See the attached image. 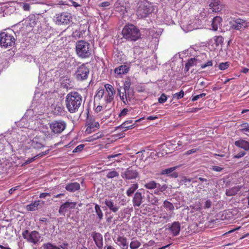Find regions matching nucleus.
<instances>
[{
	"instance_id": "nucleus-30",
	"label": "nucleus",
	"mask_w": 249,
	"mask_h": 249,
	"mask_svg": "<svg viewBox=\"0 0 249 249\" xmlns=\"http://www.w3.org/2000/svg\"><path fill=\"white\" fill-rule=\"evenodd\" d=\"M129 71L128 67L126 65H121L115 69V73L118 75H122L126 73Z\"/></svg>"
},
{
	"instance_id": "nucleus-45",
	"label": "nucleus",
	"mask_w": 249,
	"mask_h": 249,
	"mask_svg": "<svg viewBox=\"0 0 249 249\" xmlns=\"http://www.w3.org/2000/svg\"><path fill=\"white\" fill-rule=\"evenodd\" d=\"M241 127L240 131L242 132H249V124L246 123H243L240 125Z\"/></svg>"
},
{
	"instance_id": "nucleus-34",
	"label": "nucleus",
	"mask_w": 249,
	"mask_h": 249,
	"mask_svg": "<svg viewBox=\"0 0 249 249\" xmlns=\"http://www.w3.org/2000/svg\"><path fill=\"white\" fill-rule=\"evenodd\" d=\"M203 201H204L203 205L201 204V206L199 207V209H201L202 208L209 209L211 207L212 202L209 197H207L203 199Z\"/></svg>"
},
{
	"instance_id": "nucleus-42",
	"label": "nucleus",
	"mask_w": 249,
	"mask_h": 249,
	"mask_svg": "<svg viewBox=\"0 0 249 249\" xmlns=\"http://www.w3.org/2000/svg\"><path fill=\"white\" fill-rule=\"evenodd\" d=\"M141 246V243L137 240L132 241L130 244V248L131 249H137Z\"/></svg>"
},
{
	"instance_id": "nucleus-15",
	"label": "nucleus",
	"mask_w": 249,
	"mask_h": 249,
	"mask_svg": "<svg viewBox=\"0 0 249 249\" xmlns=\"http://www.w3.org/2000/svg\"><path fill=\"white\" fill-rule=\"evenodd\" d=\"M87 128L85 133L90 134L99 128V124L98 122L96 121L94 118H88L86 122Z\"/></svg>"
},
{
	"instance_id": "nucleus-12",
	"label": "nucleus",
	"mask_w": 249,
	"mask_h": 249,
	"mask_svg": "<svg viewBox=\"0 0 249 249\" xmlns=\"http://www.w3.org/2000/svg\"><path fill=\"white\" fill-rule=\"evenodd\" d=\"M37 22V18L35 15H30L22 21V28L30 32L32 28L34 27Z\"/></svg>"
},
{
	"instance_id": "nucleus-27",
	"label": "nucleus",
	"mask_w": 249,
	"mask_h": 249,
	"mask_svg": "<svg viewBox=\"0 0 249 249\" xmlns=\"http://www.w3.org/2000/svg\"><path fill=\"white\" fill-rule=\"evenodd\" d=\"M92 237L96 246L101 249L103 246V237L101 233L98 232H94L92 234Z\"/></svg>"
},
{
	"instance_id": "nucleus-28",
	"label": "nucleus",
	"mask_w": 249,
	"mask_h": 249,
	"mask_svg": "<svg viewBox=\"0 0 249 249\" xmlns=\"http://www.w3.org/2000/svg\"><path fill=\"white\" fill-rule=\"evenodd\" d=\"M222 21V19L220 17L216 16L213 18L212 22V27L213 30L214 31H217L218 27H220L221 25Z\"/></svg>"
},
{
	"instance_id": "nucleus-56",
	"label": "nucleus",
	"mask_w": 249,
	"mask_h": 249,
	"mask_svg": "<svg viewBox=\"0 0 249 249\" xmlns=\"http://www.w3.org/2000/svg\"><path fill=\"white\" fill-rule=\"evenodd\" d=\"M59 247L61 249H70L69 245L67 242H63Z\"/></svg>"
},
{
	"instance_id": "nucleus-3",
	"label": "nucleus",
	"mask_w": 249,
	"mask_h": 249,
	"mask_svg": "<svg viewBox=\"0 0 249 249\" xmlns=\"http://www.w3.org/2000/svg\"><path fill=\"white\" fill-rule=\"evenodd\" d=\"M82 103L83 98L78 92L71 91L66 96V107L68 110L71 113L77 112L81 107Z\"/></svg>"
},
{
	"instance_id": "nucleus-32",
	"label": "nucleus",
	"mask_w": 249,
	"mask_h": 249,
	"mask_svg": "<svg viewBox=\"0 0 249 249\" xmlns=\"http://www.w3.org/2000/svg\"><path fill=\"white\" fill-rule=\"evenodd\" d=\"M241 187L239 186H234L231 188L227 189L226 191V195L227 196H235L240 191Z\"/></svg>"
},
{
	"instance_id": "nucleus-57",
	"label": "nucleus",
	"mask_w": 249,
	"mask_h": 249,
	"mask_svg": "<svg viewBox=\"0 0 249 249\" xmlns=\"http://www.w3.org/2000/svg\"><path fill=\"white\" fill-rule=\"evenodd\" d=\"M246 154V153L244 152H241L239 153H238L237 154L235 155L234 156V158H236V159H239V158H241L243 157H244Z\"/></svg>"
},
{
	"instance_id": "nucleus-2",
	"label": "nucleus",
	"mask_w": 249,
	"mask_h": 249,
	"mask_svg": "<svg viewBox=\"0 0 249 249\" xmlns=\"http://www.w3.org/2000/svg\"><path fill=\"white\" fill-rule=\"evenodd\" d=\"M105 89H98L94 96L95 102L102 105L111 103L114 97L115 90L110 84H105Z\"/></svg>"
},
{
	"instance_id": "nucleus-22",
	"label": "nucleus",
	"mask_w": 249,
	"mask_h": 249,
	"mask_svg": "<svg viewBox=\"0 0 249 249\" xmlns=\"http://www.w3.org/2000/svg\"><path fill=\"white\" fill-rule=\"evenodd\" d=\"M44 204V202H42L40 200L35 201L31 204L26 206V209L29 211H34L42 207V206Z\"/></svg>"
},
{
	"instance_id": "nucleus-59",
	"label": "nucleus",
	"mask_w": 249,
	"mask_h": 249,
	"mask_svg": "<svg viewBox=\"0 0 249 249\" xmlns=\"http://www.w3.org/2000/svg\"><path fill=\"white\" fill-rule=\"evenodd\" d=\"M121 155L122 154L121 153L116 154H112L110 155H108L107 156V159L108 160H110L111 159L118 157L121 156Z\"/></svg>"
},
{
	"instance_id": "nucleus-48",
	"label": "nucleus",
	"mask_w": 249,
	"mask_h": 249,
	"mask_svg": "<svg viewBox=\"0 0 249 249\" xmlns=\"http://www.w3.org/2000/svg\"><path fill=\"white\" fill-rule=\"evenodd\" d=\"M184 95V91L181 90L179 92H177L173 94V98L177 100L180 99L183 97Z\"/></svg>"
},
{
	"instance_id": "nucleus-40",
	"label": "nucleus",
	"mask_w": 249,
	"mask_h": 249,
	"mask_svg": "<svg viewBox=\"0 0 249 249\" xmlns=\"http://www.w3.org/2000/svg\"><path fill=\"white\" fill-rule=\"evenodd\" d=\"M119 176V173L115 170L108 171L107 175L106 177L107 178H117Z\"/></svg>"
},
{
	"instance_id": "nucleus-1",
	"label": "nucleus",
	"mask_w": 249,
	"mask_h": 249,
	"mask_svg": "<svg viewBox=\"0 0 249 249\" xmlns=\"http://www.w3.org/2000/svg\"><path fill=\"white\" fill-rule=\"evenodd\" d=\"M20 141L23 147L27 149L34 148L38 150L45 146L44 138L36 131L33 134H29L28 138L25 136H22Z\"/></svg>"
},
{
	"instance_id": "nucleus-14",
	"label": "nucleus",
	"mask_w": 249,
	"mask_h": 249,
	"mask_svg": "<svg viewBox=\"0 0 249 249\" xmlns=\"http://www.w3.org/2000/svg\"><path fill=\"white\" fill-rule=\"evenodd\" d=\"M122 178L125 180L135 179L139 177L137 170L129 167L121 173Z\"/></svg>"
},
{
	"instance_id": "nucleus-54",
	"label": "nucleus",
	"mask_w": 249,
	"mask_h": 249,
	"mask_svg": "<svg viewBox=\"0 0 249 249\" xmlns=\"http://www.w3.org/2000/svg\"><path fill=\"white\" fill-rule=\"evenodd\" d=\"M160 192H162L167 189V187L165 184L161 185L159 183H158V187H157Z\"/></svg>"
},
{
	"instance_id": "nucleus-44",
	"label": "nucleus",
	"mask_w": 249,
	"mask_h": 249,
	"mask_svg": "<svg viewBox=\"0 0 249 249\" xmlns=\"http://www.w3.org/2000/svg\"><path fill=\"white\" fill-rule=\"evenodd\" d=\"M230 65V63L229 62H222L220 63L218 65V68L219 70L221 71H224L229 68Z\"/></svg>"
},
{
	"instance_id": "nucleus-64",
	"label": "nucleus",
	"mask_w": 249,
	"mask_h": 249,
	"mask_svg": "<svg viewBox=\"0 0 249 249\" xmlns=\"http://www.w3.org/2000/svg\"><path fill=\"white\" fill-rule=\"evenodd\" d=\"M206 16V13L205 12H201L199 14V16L198 17V19L199 20L203 19Z\"/></svg>"
},
{
	"instance_id": "nucleus-58",
	"label": "nucleus",
	"mask_w": 249,
	"mask_h": 249,
	"mask_svg": "<svg viewBox=\"0 0 249 249\" xmlns=\"http://www.w3.org/2000/svg\"><path fill=\"white\" fill-rule=\"evenodd\" d=\"M223 168L222 167L217 166H213L212 167V170L216 171V172H220L222 171Z\"/></svg>"
},
{
	"instance_id": "nucleus-51",
	"label": "nucleus",
	"mask_w": 249,
	"mask_h": 249,
	"mask_svg": "<svg viewBox=\"0 0 249 249\" xmlns=\"http://www.w3.org/2000/svg\"><path fill=\"white\" fill-rule=\"evenodd\" d=\"M206 95V93H201L200 94L195 95V96L193 97V98L192 99V101H193V102L197 101L199 99L205 96Z\"/></svg>"
},
{
	"instance_id": "nucleus-61",
	"label": "nucleus",
	"mask_w": 249,
	"mask_h": 249,
	"mask_svg": "<svg viewBox=\"0 0 249 249\" xmlns=\"http://www.w3.org/2000/svg\"><path fill=\"white\" fill-rule=\"evenodd\" d=\"M50 195H51L50 193H42L40 194L39 197L40 198H44L46 197L47 196H50Z\"/></svg>"
},
{
	"instance_id": "nucleus-37",
	"label": "nucleus",
	"mask_w": 249,
	"mask_h": 249,
	"mask_svg": "<svg viewBox=\"0 0 249 249\" xmlns=\"http://www.w3.org/2000/svg\"><path fill=\"white\" fill-rule=\"evenodd\" d=\"M163 207L167 211H169V213L173 212V211L174 210V206L171 202H170L167 200H165L163 202Z\"/></svg>"
},
{
	"instance_id": "nucleus-4",
	"label": "nucleus",
	"mask_w": 249,
	"mask_h": 249,
	"mask_svg": "<svg viewBox=\"0 0 249 249\" xmlns=\"http://www.w3.org/2000/svg\"><path fill=\"white\" fill-rule=\"evenodd\" d=\"M75 49L77 55L80 58H89L92 54V47L88 41L84 40L77 41L76 43Z\"/></svg>"
},
{
	"instance_id": "nucleus-53",
	"label": "nucleus",
	"mask_w": 249,
	"mask_h": 249,
	"mask_svg": "<svg viewBox=\"0 0 249 249\" xmlns=\"http://www.w3.org/2000/svg\"><path fill=\"white\" fill-rule=\"evenodd\" d=\"M174 170V168H170L168 169H166L165 170H163L161 172L162 175H165V174H169L171 173L172 171H173Z\"/></svg>"
},
{
	"instance_id": "nucleus-46",
	"label": "nucleus",
	"mask_w": 249,
	"mask_h": 249,
	"mask_svg": "<svg viewBox=\"0 0 249 249\" xmlns=\"http://www.w3.org/2000/svg\"><path fill=\"white\" fill-rule=\"evenodd\" d=\"M25 121H26L25 118H22L19 122V125H20L21 127H26V128L30 127L31 129H34L35 130H36V127H33L31 125H30V124H26L22 125V123H24Z\"/></svg>"
},
{
	"instance_id": "nucleus-16",
	"label": "nucleus",
	"mask_w": 249,
	"mask_h": 249,
	"mask_svg": "<svg viewBox=\"0 0 249 249\" xmlns=\"http://www.w3.org/2000/svg\"><path fill=\"white\" fill-rule=\"evenodd\" d=\"M76 204V202H75L67 201L61 205L58 212L60 214L65 215L69 211L75 208Z\"/></svg>"
},
{
	"instance_id": "nucleus-8",
	"label": "nucleus",
	"mask_w": 249,
	"mask_h": 249,
	"mask_svg": "<svg viewBox=\"0 0 249 249\" xmlns=\"http://www.w3.org/2000/svg\"><path fill=\"white\" fill-rule=\"evenodd\" d=\"M123 37L131 41L137 40L141 36L138 28L133 24L126 25L122 30Z\"/></svg>"
},
{
	"instance_id": "nucleus-49",
	"label": "nucleus",
	"mask_w": 249,
	"mask_h": 249,
	"mask_svg": "<svg viewBox=\"0 0 249 249\" xmlns=\"http://www.w3.org/2000/svg\"><path fill=\"white\" fill-rule=\"evenodd\" d=\"M167 100V96L163 93L161 95V96L159 98L158 101L160 104H163L165 103Z\"/></svg>"
},
{
	"instance_id": "nucleus-11",
	"label": "nucleus",
	"mask_w": 249,
	"mask_h": 249,
	"mask_svg": "<svg viewBox=\"0 0 249 249\" xmlns=\"http://www.w3.org/2000/svg\"><path fill=\"white\" fill-rule=\"evenodd\" d=\"M89 72L88 68L85 64H82L78 67L74 76L78 81H82L88 78Z\"/></svg>"
},
{
	"instance_id": "nucleus-6",
	"label": "nucleus",
	"mask_w": 249,
	"mask_h": 249,
	"mask_svg": "<svg viewBox=\"0 0 249 249\" xmlns=\"http://www.w3.org/2000/svg\"><path fill=\"white\" fill-rule=\"evenodd\" d=\"M230 24L231 29L242 32L249 27V19L236 16L231 18Z\"/></svg>"
},
{
	"instance_id": "nucleus-24",
	"label": "nucleus",
	"mask_w": 249,
	"mask_h": 249,
	"mask_svg": "<svg viewBox=\"0 0 249 249\" xmlns=\"http://www.w3.org/2000/svg\"><path fill=\"white\" fill-rule=\"evenodd\" d=\"M234 144L236 146L242 148L245 151L249 150V142L240 139L237 141H235Z\"/></svg>"
},
{
	"instance_id": "nucleus-17",
	"label": "nucleus",
	"mask_w": 249,
	"mask_h": 249,
	"mask_svg": "<svg viewBox=\"0 0 249 249\" xmlns=\"http://www.w3.org/2000/svg\"><path fill=\"white\" fill-rule=\"evenodd\" d=\"M139 121V120L135 121V123H133L132 120H128L124 122L121 125L116 127L117 129H123V131H125L127 129H132L135 127L136 123Z\"/></svg>"
},
{
	"instance_id": "nucleus-33",
	"label": "nucleus",
	"mask_w": 249,
	"mask_h": 249,
	"mask_svg": "<svg viewBox=\"0 0 249 249\" xmlns=\"http://www.w3.org/2000/svg\"><path fill=\"white\" fill-rule=\"evenodd\" d=\"M197 65V59L195 58V57L192 58L190 59L189 60H188L187 62L186 63L185 68H184V70L186 71H188L191 67L194 66H196Z\"/></svg>"
},
{
	"instance_id": "nucleus-55",
	"label": "nucleus",
	"mask_w": 249,
	"mask_h": 249,
	"mask_svg": "<svg viewBox=\"0 0 249 249\" xmlns=\"http://www.w3.org/2000/svg\"><path fill=\"white\" fill-rule=\"evenodd\" d=\"M128 112V109L127 108H124L120 113L119 116L122 117L125 116L127 112Z\"/></svg>"
},
{
	"instance_id": "nucleus-41",
	"label": "nucleus",
	"mask_w": 249,
	"mask_h": 249,
	"mask_svg": "<svg viewBox=\"0 0 249 249\" xmlns=\"http://www.w3.org/2000/svg\"><path fill=\"white\" fill-rule=\"evenodd\" d=\"M43 247L44 249H61L59 247L50 242L44 244Z\"/></svg>"
},
{
	"instance_id": "nucleus-25",
	"label": "nucleus",
	"mask_w": 249,
	"mask_h": 249,
	"mask_svg": "<svg viewBox=\"0 0 249 249\" xmlns=\"http://www.w3.org/2000/svg\"><path fill=\"white\" fill-rule=\"evenodd\" d=\"M65 188L68 192L74 193L80 189V185L78 182H71L66 184Z\"/></svg>"
},
{
	"instance_id": "nucleus-47",
	"label": "nucleus",
	"mask_w": 249,
	"mask_h": 249,
	"mask_svg": "<svg viewBox=\"0 0 249 249\" xmlns=\"http://www.w3.org/2000/svg\"><path fill=\"white\" fill-rule=\"evenodd\" d=\"M214 41L216 46H219L223 43V38L221 36H215L214 37Z\"/></svg>"
},
{
	"instance_id": "nucleus-52",
	"label": "nucleus",
	"mask_w": 249,
	"mask_h": 249,
	"mask_svg": "<svg viewBox=\"0 0 249 249\" xmlns=\"http://www.w3.org/2000/svg\"><path fill=\"white\" fill-rule=\"evenodd\" d=\"M200 66L201 69H205L206 67L212 66L213 61L212 60H209L206 63L200 64Z\"/></svg>"
},
{
	"instance_id": "nucleus-7",
	"label": "nucleus",
	"mask_w": 249,
	"mask_h": 249,
	"mask_svg": "<svg viewBox=\"0 0 249 249\" xmlns=\"http://www.w3.org/2000/svg\"><path fill=\"white\" fill-rule=\"evenodd\" d=\"M22 236L27 243L32 245L37 246L43 240L41 234L36 231L26 230L22 232Z\"/></svg>"
},
{
	"instance_id": "nucleus-20",
	"label": "nucleus",
	"mask_w": 249,
	"mask_h": 249,
	"mask_svg": "<svg viewBox=\"0 0 249 249\" xmlns=\"http://www.w3.org/2000/svg\"><path fill=\"white\" fill-rule=\"evenodd\" d=\"M169 230L173 236L178 235L180 231V225L178 222H174L169 225Z\"/></svg>"
},
{
	"instance_id": "nucleus-35",
	"label": "nucleus",
	"mask_w": 249,
	"mask_h": 249,
	"mask_svg": "<svg viewBox=\"0 0 249 249\" xmlns=\"http://www.w3.org/2000/svg\"><path fill=\"white\" fill-rule=\"evenodd\" d=\"M138 185L137 183L133 184L130 185V187L127 190L126 194L128 196H130L135 192L138 189Z\"/></svg>"
},
{
	"instance_id": "nucleus-39",
	"label": "nucleus",
	"mask_w": 249,
	"mask_h": 249,
	"mask_svg": "<svg viewBox=\"0 0 249 249\" xmlns=\"http://www.w3.org/2000/svg\"><path fill=\"white\" fill-rule=\"evenodd\" d=\"M147 199L148 202L154 205H157L159 201L158 198L153 195L147 196Z\"/></svg>"
},
{
	"instance_id": "nucleus-29",
	"label": "nucleus",
	"mask_w": 249,
	"mask_h": 249,
	"mask_svg": "<svg viewBox=\"0 0 249 249\" xmlns=\"http://www.w3.org/2000/svg\"><path fill=\"white\" fill-rule=\"evenodd\" d=\"M142 194L139 192L136 193L132 200L133 206L139 207L142 204Z\"/></svg>"
},
{
	"instance_id": "nucleus-18",
	"label": "nucleus",
	"mask_w": 249,
	"mask_h": 249,
	"mask_svg": "<svg viewBox=\"0 0 249 249\" xmlns=\"http://www.w3.org/2000/svg\"><path fill=\"white\" fill-rule=\"evenodd\" d=\"M105 204L106 205L108 209L113 213H116L120 209V206L110 199H106Z\"/></svg>"
},
{
	"instance_id": "nucleus-50",
	"label": "nucleus",
	"mask_w": 249,
	"mask_h": 249,
	"mask_svg": "<svg viewBox=\"0 0 249 249\" xmlns=\"http://www.w3.org/2000/svg\"><path fill=\"white\" fill-rule=\"evenodd\" d=\"M84 147V145L83 144H81L78 145L75 148H74L72 152L74 153H78V152H81L83 149Z\"/></svg>"
},
{
	"instance_id": "nucleus-38",
	"label": "nucleus",
	"mask_w": 249,
	"mask_h": 249,
	"mask_svg": "<svg viewBox=\"0 0 249 249\" xmlns=\"http://www.w3.org/2000/svg\"><path fill=\"white\" fill-rule=\"evenodd\" d=\"M95 212L98 217L99 220L101 221L103 217V213L100 206L98 204L95 205Z\"/></svg>"
},
{
	"instance_id": "nucleus-26",
	"label": "nucleus",
	"mask_w": 249,
	"mask_h": 249,
	"mask_svg": "<svg viewBox=\"0 0 249 249\" xmlns=\"http://www.w3.org/2000/svg\"><path fill=\"white\" fill-rule=\"evenodd\" d=\"M65 67L70 70L73 69L78 65V62L76 61V59L72 57H68L65 60Z\"/></svg>"
},
{
	"instance_id": "nucleus-63",
	"label": "nucleus",
	"mask_w": 249,
	"mask_h": 249,
	"mask_svg": "<svg viewBox=\"0 0 249 249\" xmlns=\"http://www.w3.org/2000/svg\"><path fill=\"white\" fill-rule=\"evenodd\" d=\"M198 179L202 182H206V186H208L209 185V182H208V180L206 179V178H202V177H199Z\"/></svg>"
},
{
	"instance_id": "nucleus-19",
	"label": "nucleus",
	"mask_w": 249,
	"mask_h": 249,
	"mask_svg": "<svg viewBox=\"0 0 249 249\" xmlns=\"http://www.w3.org/2000/svg\"><path fill=\"white\" fill-rule=\"evenodd\" d=\"M209 6L212 12H217L221 10L220 0H211Z\"/></svg>"
},
{
	"instance_id": "nucleus-21",
	"label": "nucleus",
	"mask_w": 249,
	"mask_h": 249,
	"mask_svg": "<svg viewBox=\"0 0 249 249\" xmlns=\"http://www.w3.org/2000/svg\"><path fill=\"white\" fill-rule=\"evenodd\" d=\"M129 87L125 86L124 88L120 87L118 89V94L120 96V98L122 101V102L125 104L126 105L127 103V101L126 99V90H128Z\"/></svg>"
},
{
	"instance_id": "nucleus-9",
	"label": "nucleus",
	"mask_w": 249,
	"mask_h": 249,
	"mask_svg": "<svg viewBox=\"0 0 249 249\" xmlns=\"http://www.w3.org/2000/svg\"><path fill=\"white\" fill-rule=\"evenodd\" d=\"M16 39L12 34L8 32L0 34V46L2 48H11L15 44Z\"/></svg>"
},
{
	"instance_id": "nucleus-62",
	"label": "nucleus",
	"mask_w": 249,
	"mask_h": 249,
	"mask_svg": "<svg viewBox=\"0 0 249 249\" xmlns=\"http://www.w3.org/2000/svg\"><path fill=\"white\" fill-rule=\"evenodd\" d=\"M196 152V149H192L189 150L185 152V154L186 155H190L191 154L195 153Z\"/></svg>"
},
{
	"instance_id": "nucleus-36",
	"label": "nucleus",
	"mask_w": 249,
	"mask_h": 249,
	"mask_svg": "<svg viewBox=\"0 0 249 249\" xmlns=\"http://www.w3.org/2000/svg\"><path fill=\"white\" fill-rule=\"evenodd\" d=\"M144 187L146 189L150 190L154 189L158 187V183H156L154 180H151L146 183L144 184Z\"/></svg>"
},
{
	"instance_id": "nucleus-31",
	"label": "nucleus",
	"mask_w": 249,
	"mask_h": 249,
	"mask_svg": "<svg viewBox=\"0 0 249 249\" xmlns=\"http://www.w3.org/2000/svg\"><path fill=\"white\" fill-rule=\"evenodd\" d=\"M174 212L167 213L166 212L163 213L160 217V222L166 223L170 221L171 218L174 216Z\"/></svg>"
},
{
	"instance_id": "nucleus-23",
	"label": "nucleus",
	"mask_w": 249,
	"mask_h": 249,
	"mask_svg": "<svg viewBox=\"0 0 249 249\" xmlns=\"http://www.w3.org/2000/svg\"><path fill=\"white\" fill-rule=\"evenodd\" d=\"M116 243L121 248V249H128V244L127 239L123 236H119L115 240Z\"/></svg>"
},
{
	"instance_id": "nucleus-43",
	"label": "nucleus",
	"mask_w": 249,
	"mask_h": 249,
	"mask_svg": "<svg viewBox=\"0 0 249 249\" xmlns=\"http://www.w3.org/2000/svg\"><path fill=\"white\" fill-rule=\"evenodd\" d=\"M195 58L197 59V62L198 64V63L201 62L202 61H204L207 59V55L205 53H202L200 55L196 56Z\"/></svg>"
},
{
	"instance_id": "nucleus-5",
	"label": "nucleus",
	"mask_w": 249,
	"mask_h": 249,
	"mask_svg": "<svg viewBox=\"0 0 249 249\" xmlns=\"http://www.w3.org/2000/svg\"><path fill=\"white\" fill-rule=\"evenodd\" d=\"M154 11L152 4L147 1L140 2L137 4L136 14L138 18L147 17Z\"/></svg>"
},
{
	"instance_id": "nucleus-10",
	"label": "nucleus",
	"mask_w": 249,
	"mask_h": 249,
	"mask_svg": "<svg viewBox=\"0 0 249 249\" xmlns=\"http://www.w3.org/2000/svg\"><path fill=\"white\" fill-rule=\"evenodd\" d=\"M71 15L68 12L57 14L54 17V20L55 23L58 25H67L71 21Z\"/></svg>"
},
{
	"instance_id": "nucleus-13",
	"label": "nucleus",
	"mask_w": 249,
	"mask_h": 249,
	"mask_svg": "<svg viewBox=\"0 0 249 249\" xmlns=\"http://www.w3.org/2000/svg\"><path fill=\"white\" fill-rule=\"evenodd\" d=\"M50 127L54 133L60 134L66 128V123L61 120L55 121L50 124Z\"/></svg>"
},
{
	"instance_id": "nucleus-60",
	"label": "nucleus",
	"mask_w": 249,
	"mask_h": 249,
	"mask_svg": "<svg viewBox=\"0 0 249 249\" xmlns=\"http://www.w3.org/2000/svg\"><path fill=\"white\" fill-rule=\"evenodd\" d=\"M110 3L109 1H104L100 4V6L102 7H107L110 5Z\"/></svg>"
}]
</instances>
